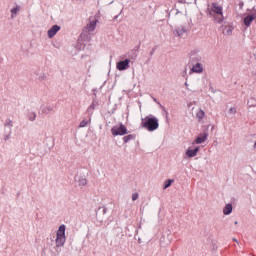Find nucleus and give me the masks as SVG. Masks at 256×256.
<instances>
[{
    "mask_svg": "<svg viewBox=\"0 0 256 256\" xmlns=\"http://www.w3.org/2000/svg\"><path fill=\"white\" fill-rule=\"evenodd\" d=\"M137 199H139V194L138 193L132 194V201H137Z\"/></svg>",
    "mask_w": 256,
    "mask_h": 256,
    "instance_id": "5701e85b",
    "label": "nucleus"
},
{
    "mask_svg": "<svg viewBox=\"0 0 256 256\" xmlns=\"http://www.w3.org/2000/svg\"><path fill=\"white\" fill-rule=\"evenodd\" d=\"M97 22H98L97 18L90 17L89 23L86 25L83 31H86L88 33H90V31H95V27H97Z\"/></svg>",
    "mask_w": 256,
    "mask_h": 256,
    "instance_id": "20e7f679",
    "label": "nucleus"
},
{
    "mask_svg": "<svg viewBox=\"0 0 256 256\" xmlns=\"http://www.w3.org/2000/svg\"><path fill=\"white\" fill-rule=\"evenodd\" d=\"M196 117L199 121H201V119H204L205 118V111L203 110H199L196 114Z\"/></svg>",
    "mask_w": 256,
    "mask_h": 256,
    "instance_id": "f3484780",
    "label": "nucleus"
},
{
    "mask_svg": "<svg viewBox=\"0 0 256 256\" xmlns=\"http://www.w3.org/2000/svg\"><path fill=\"white\" fill-rule=\"evenodd\" d=\"M209 137V134L207 132H204L203 134H200L196 140L195 143L197 145H201V143H205L207 141V138Z\"/></svg>",
    "mask_w": 256,
    "mask_h": 256,
    "instance_id": "1a4fd4ad",
    "label": "nucleus"
},
{
    "mask_svg": "<svg viewBox=\"0 0 256 256\" xmlns=\"http://www.w3.org/2000/svg\"><path fill=\"white\" fill-rule=\"evenodd\" d=\"M142 127H144V129H147V131H155L159 129V119H157L156 117L147 116L145 118V121L142 122Z\"/></svg>",
    "mask_w": 256,
    "mask_h": 256,
    "instance_id": "f03ea898",
    "label": "nucleus"
},
{
    "mask_svg": "<svg viewBox=\"0 0 256 256\" xmlns=\"http://www.w3.org/2000/svg\"><path fill=\"white\" fill-rule=\"evenodd\" d=\"M65 245V237L56 236V247H63Z\"/></svg>",
    "mask_w": 256,
    "mask_h": 256,
    "instance_id": "9b49d317",
    "label": "nucleus"
},
{
    "mask_svg": "<svg viewBox=\"0 0 256 256\" xmlns=\"http://www.w3.org/2000/svg\"><path fill=\"white\" fill-rule=\"evenodd\" d=\"M88 123H89V121H87V120H82V121L80 122L79 127H87Z\"/></svg>",
    "mask_w": 256,
    "mask_h": 256,
    "instance_id": "412c9836",
    "label": "nucleus"
},
{
    "mask_svg": "<svg viewBox=\"0 0 256 256\" xmlns=\"http://www.w3.org/2000/svg\"><path fill=\"white\" fill-rule=\"evenodd\" d=\"M78 185L80 187H85V185H87V178L85 177H79L78 179Z\"/></svg>",
    "mask_w": 256,
    "mask_h": 256,
    "instance_id": "2eb2a0df",
    "label": "nucleus"
},
{
    "mask_svg": "<svg viewBox=\"0 0 256 256\" xmlns=\"http://www.w3.org/2000/svg\"><path fill=\"white\" fill-rule=\"evenodd\" d=\"M185 85H186V87H187V85H188L187 82H185Z\"/></svg>",
    "mask_w": 256,
    "mask_h": 256,
    "instance_id": "cd10ccee",
    "label": "nucleus"
},
{
    "mask_svg": "<svg viewBox=\"0 0 256 256\" xmlns=\"http://www.w3.org/2000/svg\"><path fill=\"white\" fill-rule=\"evenodd\" d=\"M19 11H21V6H16L15 8H13L11 10L12 19H13V17H15V15H17V13H19Z\"/></svg>",
    "mask_w": 256,
    "mask_h": 256,
    "instance_id": "a211bd4d",
    "label": "nucleus"
},
{
    "mask_svg": "<svg viewBox=\"0 0 256 256\" xmlns=\"http://www.w3.org/2000/svg\"><path fill=\"white\" fill-rule=\"evenodd\" d=\"M198 152H199V147H196V148L193 149V150H187V151H186V155H187L188 157H195Z\"/></svg>",
    "mask_w": 256,
    "mask_h": 256,
    "instance_id": "ddd939ff",
    "label": "nucleus"
},
{
    "mask_svg": "<svg viewBox=\"0 0 256 256\" xmlns=\"http://www.w3.org/2000/svg\"><path fill=\"white\" fill-rule=\"evenodd\" d=\"M254 145H255V147H256V141H255V144H254Z\"/></svg>",
    "mask_w": 256,
    "mask_h": 256,
    "instance_id": "c756f323",
    "label": "nucleus"
},
{
    "mask_svg": "<svg viewBox=\"0 0 256 256\" xmlns=\"http://www.w3.org/2000/svg\"><path fill=\"white\" fill-rule=\"evenodd\" d=\"M132 139H135V136L130 134V135L124 136L123 141L124 143H129V141H131Z\"/></svg>",
    "mask_w": 256,
    "mask_h": 256,
    "instance_id": "6ab92c4d",
    "label": "nucleus"
},
{
    "mask_svg": "<svg viewBox=\"0 0 256 256\" xmlns=\"http://www.w3.org/2000/svg\"><path fill=\"white\" fill-rule=\"evenodd\" d=\"M232 33H233V28H231V26L224 27V35H232Z\"/></svg>",
    "mask_w": 256,
    "mask_h": 256,
    "instance_id": "dca6fc26",
    "label": "nucleus"
},
{
    "mask_svg": "<svg viewBox=\"0 0 256 256\" xmlns=\"http://www.w3.org/2000/svg\"><path fill=\"white\" fill-rule=\"evenodd\" d=\"M191 71L193 73H203V66L201 65V63H197L192 67Z\"/></svg>",
    "mask_w": 256,
    "mask_h": 256,
    "instance_id": "9d476101",
    "label": "nucleus"
},
{
    "mask_svg": "<svg viewBox=\"0 0 256 256\" xmlns=\"http://www.w3.org/2000/svg\"><path fill=\"white\" fill-rule=\"evenodd\" d=\"M175 180L171 179V180H167L165 182V185H164V189H168V187H171V184L174 182Z\"/></svg>",
    "mask_w": 256,
    "mask_h": 256,
    "instance_id": "aec40b11",
    "label": "nucleus"
},
{
    "mask_svg": "<svg viewBox=\"0 0 256 256\" xmlns=\"http://www.w3.org/2000/svg\"><path fill=\"white\" fill-rule=\"evenodd\" d=\"M256 19V14H249L244 18V25L245 27H250L251 23H253V21H255Z\"/></svg>",
    "mask_w": 256,
    "mask_h": 256,
    "instance_id": "6e6552de",
    "label": "nucleus"
},
{
    "mask_svg": "<svg viewBox=\"0 0 256 256\" xmlns=\"http://www.w3.org/2000/svg\"><path fill=\"white\" fill-rule=\"evenodd\" d=\"M233 241H235V243H239V241H237L235 238H233Z\"/></svg>",
    "mask_w": 256,
    "mask_h": 256,
    "instance_id": "a878e982",
    "label": "nucleus"
},
{
    "mask_svg": "<svg viewBox=\"0 0 256 256\" xmlns=\"http://www.w3.org/2000/svg\"><path fill=\"white\" fill-rule=\"evenodd\" d=\"M232 211H233V205L231 204H227L223 209L224 215H231Z\"/></svg>",
    "mask_w": 256,
    "mask_h": 256,
    "instance_id": "f8f14e48",
    "label": "nucleus"
},
{
    "mask_svg": "<svg viewBox=\"0 0 256 256\" xmlns=\"http://www.w3.org/2000/svg\"><path fill=\"white\" fill-rule=\"evenodd\" d=\"M56 237H65V225L59 227Z\"/></svg>",
    "mask_w": 256,
    "mask_h": 256,
    "instance_id": "4468645a",
    "label": "nucleus"
},
{
    "mask_svg": "<svg viewBox=\"0 0 256 256\" xmlns=\"http://www.w3.org/2000/svg\"><path fill=\"white\" fill-rule=\"evenodd\" d=\"M5 125H9L10 127H13V121H11V120H6Z\"/></svg>",
    "mask_w": 256,
    "mask_h": 256,
    "instance_id": "393cba45",
    "label": "nucleus"
},
{
    "mask_svg": "<svg viewBox=\"0 0 256 256\" xmlns=\"http://www.w3.org/2000/svg\"><path fill=\"white\" fill-rule=\"evenodd\" d=\"M129 63H131V60L125 59L123 61H120L117 63V69L118 71H125L129 67Z\"/></svg>",
    "mask_w": 256,
    "mask_h": 256,
    "instance_id": "423d86ee",
    "label": "nucleus"
},
{
    "mask_svg": "<svg viewBox=\"0 0 256 256\" xmlns=\"http://www.w3.org/2000/svg\"><path fill=\"white\" fill-rule=\"evenodd\" d=\"M90 107H92V109H95L93 106H90Z\"/></svg>",
    "mask_w": 256,
    "mask_h": 256,
    "instance_id": "c85d7f7f",
    "label": "nucleus"
},
{
    "mask_svg": "<svg viewBox=\"0 0 256 256\" xmlns=\"http://www.w3.org/2000/svg\"><path fill=\"white\" fill-rule=\"evenodd\" d=\"M210 17H214L216 23H223V6L218 3H212L209 8Z\"/></svg>",
    "mask_w": 256,
    "mask_h": 256,
    "instance_id": "f257e3e1",
    "label": "nucleus"
},
{
    "mask_svg": "<svg viewBox=\"0 0 256 256\" xmlns=\"http://www.w3.org/2000/svg\"><path fill=\"white\" fill-rule=\"evenodd\" d=\"M229 113H231V115H235V113H237V108L235 107L230 108Z\"/></svg>",
    "mask_w": 256,
    "mask_h": 256,
    "instance_id": "4be33fe9",
    "label": "nucleus"
},
{
    "mask_svg": "<svg viewBox=\"0 0 256 256\" xmlns=\"http://www.w3.org/2000/svg\"><path fill=\"white\" fill-rule=\"evenodd\" d=\"M59 31H61V26H59V25L52 26L48 30V37H49V39H53L57 35V33H59Z\"/></svg>",
    "mask_w": 256,
    "mask_h": 256,
    "instance_id": "39448f33",
    "label": "nucleus"
},
{
    "mask_svg": "<svg viewBox=\"0 0 256 256\" xmlns=\"http://www.w3.org/2000/svg\"><path fill=\"white\" fill-rule=\"evenodd\" d=\"M174 35H177L178 37H185V35H187V27L185 26L177 27L174 30Z\"/></svg>",
    "mask_w": 256,
    "mask_h": 256,
    "instance_id": "0eeeda50",
    "label": "nucleus"
},
{
    "mask_svg": "<svg viewBox=\"0 0 256 256\" xmlns=\"http://www.w3.org/2000/svg\"><path fill=\"white\" fill-rule=\"evenodd\" d=\"M35 117H37V115L35 113H31L29 116L30 121H35Z\"/></svg>",
    "mask_w": 256,
    "mask_h": 256,
    "instance_id": "b1692460",
    "label": "nucleus"
},
{
    "mask_svg": "<svg viewBox=\"0 0 256 256\" xmlns=\"http://www.w3.org/2000/svg\"><path fill=\"white\" fill-rule=\"evenodd\" d=\"M237 224H238V222H237V221H235V222H234V225H237Z\"/></svg>",
    "mask_w": 256,
    "mask_h": 256,
    "instance_id": "bb28decb",
    "label": "nucleus"
},
{
    "mask_svg": "<svg viewBox=\"0 0 256 256\" xmlns=\"http://www.w3.org/2000/svg\"><path fill=\"white\" fill-rule=\"evenodd\" d=\"M111 133L114 137H117V135H127L129 132L127 131V127H125V125L120 124L119 126H114L111 129Z\"/></svg>",
    "mask_w": 256,
    "mask_h": 256,
    "instance_id": "7ed1b4c3",
    "label": "nucleus"
}]
</instances>
